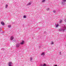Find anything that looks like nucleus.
I'll use <instances>...</instances> for the list:
<instances>
[{"label":"nucleus","instance_id":"f257e3e1","mask_svg":"<svg viewBox=\"0 0 66 66\" xmlns=\"http://www.w3.org/2000/svg\"><path fill=\"white\" fill-rule=\"evenodd\" d=\"M66 28V27H63L61 29H59V31H62V32H64V30H65Z\"/></svg>","mask_w":66,"mask_h":66},{"label":"nucleus","instance_id":"20e7f679","mask_svg":"<svg viewBox=\"0 0 66 66\" xmlns=\"http://www.w3.org/2000/svg\"><path fill=\"white\" fill-rule=\"evenodd\" d=\"M24 40H22V42H21L20 44L21 45H23L24 44Z\"/></svg>","mask_w":66,"mask_h":66},{"label":"nucleus","instance_id":"4468645a","mask_svg":"<svg viewBox=\"0 0 66 66\" xmlns=\"http://www.w3.org/2000/svg\"><path fill=\"white\" fill-rule=\"evenodd\" d=\"M51 45H53V44H54V43L53 42L51 41Z\"/></svg>","mask_w":66,"mask_h":66},{"label":"nucleus","instance_id":"aec40b11","mask_svg":"<svg viewBox=\"0 0 66 66\" xmlns=\"http://www.w3.org/2000/svg\"><path fill=\"white\" fill-rule=\"evenodd\" d=\"M62 22V20H60V23H61V22Z\"/></svg>","mask_w":66,"mask_h":66},{"label":"nucleus","instance_id":"a878e982","mask_svg":"<svg viewBox=\"0 0 66 66\" xmlns=\"http://www.w3.org/2000/svg\"><path fill=\"white\" fill-rule=\"evenodd\" d=\"M54 66H57V65H54Z\"/></svg>","mask_w":66,"mask_h":66},{"label":"nucleus","instance_id":"5701e85b","mask_svg":"<svg viewBox=\"0 0 66 66\" xmlns=\"http://www.w3.org/2000/svg\"><path fill=\"white\" fill-rule=\"evenodd\" d=\"M59 53H60V55H61V52H59Z\"/></svg>","mask_w":66,"mask_h":66},{"label":"nucleus","instance_id":"1a4fd4ad","mask_svg":"<svg viewBox=\"0 0 66 66\" xmlns=\"http://www.w3.org/2000/svg\"><path fill=\"white\" fill-rule=\"evenodd\" d=\"M45 55V53L43 52L41 54V55Z\"/></svg>","mask_w":66,"mask_h":66},{"label":"nucleus","instance_id":"412c9836","mask_svg":"<svg viewBox=\"0 0 66 66\" xmlns=\"http://www.w3.org/2000/svg\"><path fill=\"white\" fill-rule=\"evenodd\" d=\"M63 2H66V0H63Z\"/></svg>","mask_w":66,"mask_h":66},{"label":"nucleus","instance_id":"a211bd4d","mask_svg":"<svg viewBox=\"0 0 66 66\" xmlns=\"http://www.w3.org/2000/svg\"><path fill=\"white\" fill-rule=\"evenodd\" d=\"M45 1L46 0H43L42 1V2H45Z\"/></svg>","mask_w":66,"mask_h":66},{"label":"nucleus","instance_id":"bb28decb","mask_svg":"<svg viewBox=\"0 0 66 66\" xmlns=\"http://www.w3.org/2000/svg\"><path fill=\"white\" fill-rule=\"evenodd\" d=\"M56 24H55V26H56Z\"/></svg>","mask_w":66,"mask_h":66},{"label":"nucleus","instance_id":"7ed1b4c3","mask_svg":"<svg viewBox=\"0 0 66 66\" xmlns=\"http://www.w3.org/2000/svg\"><path fill=\"white\" fill-rule=\"evenodd\" d=\"M13 63H12L11 62H9V63H8L9 66H12L11 64H12Z\"/></svg>","mask_w":66,"mask_h":66},{"label":"nucleus","instance_id":"f3484780","mask_svg":"<svg viewBox=\"0 0 66 66\" xmlns=\"http://www.w3.org/2000/svg\"><path fill=\"white\" fill-rule=\"evenodd\" d=\"M26 17H27L26 16V15H24L23 16V18H26Z\"/></svg>","mask_w":66,"mask_h":66},{"label":"nucleus","instance_id":"423d86ee","mask_svg":"<svg viewBox=\"0 0 66 66\" xmlns=\"http://www.w3.org/2000/svg\"><path fill=\"white\" fill-rule=\"evenodd\" d=\"M13 39H14V37H13V36H11V37L10 38V39L12 40H13Z\"/></svg>","mask_w":66,"mask_h":66},{"label":"nucleus","instance_id":"393cba45","mask_svg":"<svg viewBox=\"0 0 66 66\" xmlns=\"http://www.w3.org/2000/svg\"><path fill=\"white\" fill-rule=\"evenodd\" d=\"M1 31V29H0V32Z\"/></svg>","mask_w":66,"mask_h":66},{"label":"nucleus","instance_id":"39448f33","mask_svg":"<svg viewBox=\"0 0 66 66\" xmlns=\"http://www.w3.org/2000/svg\"><path fill=\"white\" fill-rule=\"evenodd\" d=\"M31 3H32L31 2H29L27 4V6L29 5H31Z\"/></svg>","mask_w":66,"mask_h":66},{"label":"nucleus","instance_id":"ddd939ff","mask_svg":"<svg viewBox=\"0 0 66 66\" xmlns=\"http://www.w3.org/2000/svg\"><path fill=\"white\" fill-rule=\"evenodd\" d=\"M59 25L58 24H57V25H56V28H57V27H59Z\"/></svg>","mask_w":66,"mask_h":66},{"label":"nucleus","instance_id":"0eeeda50","mask_svg":"<svg viewBox=\"0 0 66 66\" xmlns=\"http://www.w3.org/2000/svg\"><path fill=\"white\" fill-rule=\"evenodd\" d=\"M1 24L3 26H4V23H3V22H1Z\"/></svg>","mask_w":66,"mask_h":66},{"label":"nucleus","instance_id":"6e6552de","mask_svg":"<svg viewBox=\"0 0 66 66\" xmlns=\"http://www.w3.org/2000/svg\"><path fill=\"white\" fill-rule=\"evenodd\" d=\"M8 6V5L7 4H6L5 5V8L6 9H7V7Z\"/></svg>","mask_w":66,"mask_h":66},{"label":"nucleus","instance_id":"9b49d317","mask_svg":"<svg viewBox=\"0 0 66 66\" xmlns=\"http://www.w3.org/2000/svg\"><path fill=\"white\" fill-rule=\"evenodd\" d=\"M32 59H32V57H30V62H32Z\"/></svg>","mask_w":66,"mask_h":66},{"label":"nucleus","instance_id":"2eb2a0df","mask_svg":"<svg viewBox=\"0 0 66 66\" xmlns=\"http://www.w3.org/2000/svg\"><path fill=\"white\" fill-rule=\"evenodd\" d=\"M50 9L49 8H47L46 9V11H49V10Z\"/></svg>","mask_w":66,"mask_h":66},{"label":"nucleus","instance_id":"dca6fc26","mask_svg":"<svg viewBox=\"0 0 66 66\" xmlns=\"http://www.w3.org/2000/svg\"><path fill=\"white\" fill-rule=\"evenodd\" d=\"M8 28H11V25H8Z\"/></svg>","mask_w":66,"mask_h":66},{"label":"nucleus","instance_id":"f03ea898","mask_svg":"<svg viewBox=\"0 0 66 66\" xmlns=\"http://www.w3.org/2000/svg\"><path fill=\"white\" fill-rule=\"evenodd\" d=\"M20 45V43H17L16 45V48H18V47H19Z\"/></svg>","mask_w":66,"mask_h":66},{"label":"nucleus","instance_id":"9d476101","mask_svg":"<svg viewBox=\"0 0 66 66\" xmlns=\"http://www.w3.org/2000/svg\"><path fill=\"white\" fill-rule=\"evenodd\" d=\"M64 2L63 1H62V4H63V5H64V4H65V2Z\"/></svg>","mask_w":66,"mask_h":66},{"label":"nucleus","instance_id":"f8f14e48","mask_svg":"<svg viewBox=\"0 0 66 66\" xmlns=\"http://www.w3.org/2000/svg\"><path fill=\"white\" fill-rule=\"evenodd\" d=\"M41 66H46V64H44L43 65L41 64Z\"/></svg>","mask_w":66,"mask_h":66},{"label":"nucleus","instance_id":"b1692460","mask_svg":"<svg viewBox=\"0 0 66 66\" xmlns=\"http://www.w3.org/2000/svg\"><path fill=\"white\" fill-rule=\"evenodd\" d=\"M64 21L65 22H66V19L64 20Z\"/></svg>","mask_w":66,"mask_h":66},{"label":"nucleus","instance_id":"6ab92c4d","mask_svg":"<svg viewBox=\"0 0 66 66\" xmlns=\"http://www.w3.org/2000/svg\"><path fill=\"white\" fill-rule=\"evenodd\" d=\"M53 13H55L56 12V11H55V10H53Z\"/></svg>","mask_w":66,"mask_h":66},{"label":"nucleus","instance_id":"4be33fe9","mask_svg":"<svg viewBox=\"0 0 66 66\" xmlns=\"http://www.w3.org/2000/svg\"><path fill=\"white\" fill-rule=\"evenodd\" d=\"M40 48H41V46H39V49H40Z\"/></svg>","mask_w":66,"mask_h":66}]
</instances>
